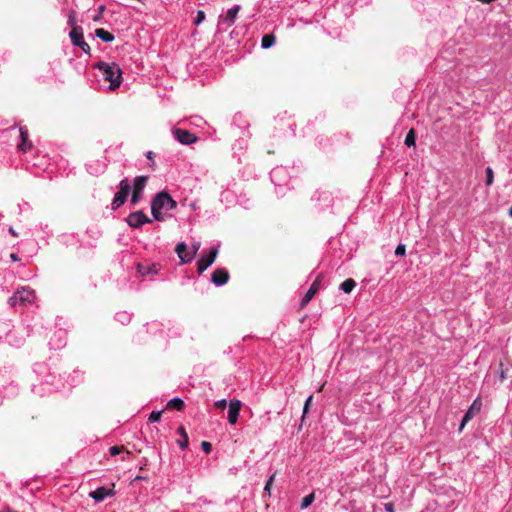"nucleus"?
Wrapping results in <instances>:
<instances>
[{
	"mask_svg": "<svg viewBox=\"0 0 512 512\" xmlns=\"http://www.w3.org/2000/svg\"><path fill=\"white\" fill-rule=\"evenodd\" d=\"M177 207V202L166 191H161L155 195L151 201V212L155 220H164L162 209L173 210Z\"/></svg>",
	"mask_w": 512,
	"mask_h": 512,
	"instance_id": "f257e3e1",
	"label": "nucleus"
},
{
	"mask_svg": "<svg viewBox=\"0 0 512 512\" xmlns=\"http://www.w3.org/2000/svg\"><path fill=\"white\" fill-rule=\"evenodd\" d=\"M95 68L103 72L104 79L110 82L109 89L115 91L122 82V71L116 63L99 62Z\"/></svg>",
	"mask_w": 512,
	"mask_h": 512,
	"instance_id": "f03ea898",
	"label": "nucleus"
},
{
	"mask_svg": "<svg viewBox=\"0 0 512 512\" xmlns=\"http://www.w3.org/2000/svg\"><path fill=\"white\" fill-rule=\"evenodd\" d=\"M36 299V293L30 287H22L17 289V291L13 294V296L9 299V304L12 307H16L18 305H26L28 303L34 302Z\"/></svg>",
	"mask_w": 512,
	"mask_h": 512,
	"instance_id": "7ed1b4c3",
	"label": "nucleus"
},
{
	"mask_svg": "<svg viewBox=\"0 0 512 512\" xmlns=\"http://www.w3.org/2000/svg\"><path fill=\"white\" fill-rule=\"evenodd\" d=\"M131 186L127 178L123 179L119 183V191L115 194L113 201L111 203L112 210L118 209L122 206L130 193Z\"/></svg>",
	"mask_w": 512,
	"mask_h": 512,
	"instance_id": "20e7f679",
	"label": "nucleus"
},
{
	"mask_svg": "<svg viewBox=\"0 0 512 512\" xmlns=\"http://www.w3.org/2000/svg\"><path fill=\"white\" fill-rule=\"evenodd\" d=\"M69 35L73 45L81 48L84 53L90 54V46L84 41L83 30L81 27H74Z\"/></svg>",
	"mask_w": 512,
	"mask_h": 512,
	"instance_id": "39448f33",
	"label": "nucleus"
},
{
	"mask_svg": "<svg viewBox=\"0 0 512 512\" xmlns=\"http://www.w3.org/2000/svg\"><path fill=\"white\" fill-rule=\"evenodd\" d=\"M218 255L216 247L211 248L207 255H202L197 261V271L202 274L210 265H212Z\"/></svg>",
	"mask_w": 512,
	"mask_h": 512,
	"instance_id": "423d86ee",
	"label": "nucleus"
},
{
	"mask_svg": "<svg viewBox=\"0 0 512 512\" xmlns=\"http://www.w3.org/2000/svg\"><path fill=\"white\" fill-rule=\"evenodd\" d=\"M148 181V176H137L134 179L131 203L136 204L141 199V194Z\"/></svg>",
	"mask_w": 512,
	"mask_h": 512,
	"instance_id": "0eeeda50",
	"label": "nucleus"
},
{
	"mask_svg": "<svg viewBox=\"0 0 512 512\" xmlns=\"http://www.w3.org/2000/svg\"><path fill=\"white\" fill-rule=\"evenodd\" d=\"M152 220L141 210L128 215L127 223L130 227L139 228L143 224L151 223Z\"/></svg>",
	"mask_w": 512,
	"mask_h": 512,
	"instance_id": "6e6552de",
	"label": "nucleus"
},
{
	"mask_svg": "<svg viewBox=\"0 0 512 512\" xmlns=\"http://www.w3.org/2000/svg\"><path fill=\"white\" fill-rule=\"evenodd\" d=\"M482 403L479 398L475 399L474 402L471 404L465 415L463 416V419L460 423L459 430L462 431L465 427L466 423H468L477 413L481 410Z\"/></svg>",
	"mask_w": 512,
	"mask_h": 512,
	"instance_id": "1a4fd4ad",
	"label": "nucleus"
},
{
	"mask_svg": "<svg viewBox=\"0 0 512 512\" xmlns=\"http://www.w3.org/2000/svg\"><path fill=\"white\" fill-rule=\"evenodd\" d=\"M242 403L240 400L233 399L229 403L228 421L230 424H236L241 410Z\"/></svg>",
	"mask_w": 512,
	"mask_h": 512,
	"instance_id": "9d476101",
	"label": "nucleus"
},
{
	"mask_svg": "<svg viewBox=\"0 0 512 512\" xmlns=\"http://www.w3.org/2000/svg\"><path fill=\"white\" fill-rule=\"evenodd\" d=\"M174 133L176 139L182 144L188 145L197 141V137L188 130L176 129Z\"/></svg>",
	"mask_w": 512,
	"mask_h": 512,
	"instance_id": "9b49d317",
	"label": "nucleus"
},
{
	"mask_svg": "<svg viewBox=\"0 0 512 512\" xmlns=\"http://www.w3.org/2000/svg\"><path fill=\"white\" fill-rule=\"evenodd\" d=\"M228 280L229 272L225 268H218L212 273L211 281L217 286L226 284Z\"/></svg>",
	"mask_w": 512,
	"mask_h": 512,
	"instance_id": "f8f14e48",
	"label": "nucleus"
},
{
	"mask_svg": "<svg viewBox=\"0 0 512 512\" xmlns=\"http://www.w3.org/2000/svg\"><path fill=\"white\" fill-rule=\"evenodd\" d=\"M186 250L187 245L184 242L178 243L175 249L176 253L178 254V257L181 260V263L183 264L191 262L195 256V252L187 253Z\"/></svg>",
	"mask_w": 512,
	"mask_h": 512,
	"instance_id": "ddd939ff",
	"label": "nucleus"
},
{
	"mask_svg": "<svg viewBox=\"0 0 512 512\" xmlns=\"http://www.w3.org/2000/svg\"><path fill=\"white\" fill-rule=\"evenodd\" d=\"M319 288H320V281L317 278L316 280L313 281L310 288L308 289V291L304 295L303 299L301 300V303H300L301 308H304L312 300V298L317 293Z\"/></svg>",
	"mask_w": 512,
	"mask_h": 512,
	"instance_id": "4468645a",
	"label": "nucleus"
},
{
	"mask_svg": "<svg viewBox=\"0 0 512 512\" xmlns=\"http://www.w3.org/2000/svg\"><path fill=\"white\" fill-rule=\"evenodd\" d=\"M114 494H115L114 489L99 487L96 490L90 492V497H92L96 502H101L106 497L113 496Z\"/></svg>",
	"mask_w": 512,
	"mask_h": 512,
	"instance_id": "2eb2a0df",
	"label": "nucleus"
},
{
	"mask_svg": "<svg viewBox=\"0 0 512 512\" xmlns=\"http://www.w3.org/2000/svg\"><path fill=\"white\" fill-rule=\"evenodd\" d=\"M21 143L18 145V149L23 152H27L31 149L32 143L28 141V131L25 127H20Z\"/></svg>",
	"mask_w": 512,
	"mask_h": 512,
	"instance_id": "dca6fc26",
	"label": "nucleus"
},
{
	"mask_svg": "<svg viewBox=\"0 0 512 512\" xmlns=\"http://www.w3.org/2000/svg\"><path fill=\"white\" fill-rule=\"evenodd\" d=\"M177 433L180 435V439L178 440V445L181 449H185L188 447L189 439L186 433V430L183 426H180L177 430Z\"/></svg>",
	"mask_w": 512,
	"mask_h": 512,
	"instance_id": "f3484780",
	"label": "nucleus"
},
{
	"mask_svg": "<svg viewBox=\"0 0 512 512\" xmlns=\"http://www.w3.org/2000/svg\"><path fill=\"white\" fill-rule=\"evenodd\" d=\"M185 407V403L180 398H173L168 401L166 405V409H175L177 411H182Z\"/></svg>",
	"mask_w": 512,
	"mask_h": 512,
	"instance_id": "a211bd4d",
	"label": "nucleus"
},
{
	"mask_svg": "<svg viewBox=\"0 0 512 512\" xmlns=\"http://www.w3.org/2000/svg\"><path fill=\"white\" fill-rule=\"evenodd\" d=\"M95 35L104 42H112L114 40V35L103 28L96 29Z\"/></svg>",
	"mask_w": 512,
	"mask_h": 512,
	"instance_id": "6ab92c4d",
	"label": "nucleus"
},
{
	"mask_svg": "<svg viewBox=\"0 0 512 512\" xmlns=\"http://www.w3.org/2000/svg\"><path fill=\"white\" fill-rule=\"evenodd\" d=\"M240 11V6L236 5L233 8H230L227 13L225 20L228 21L230 24H233L236 20L237 14Z\"/></svg>",
	"mask_w": 512,
	"mask_h": 512,
	"instance_id": "aec40b11",
	"label": "nucleus"
},
{
	"mask_svg": "<svg viewBox=\"0 0 512 512\" xmlns=\"http://www.w3.org/2000/svg\"><path fill=\"white\" fill-rule=\"evenodd\" d=\"M276 37L273 34H265L262 37L261 45L264 49H268L275 44Z\"/></svg>",
	"mask_w": 512,
	"mask_h": 512,
	"instance_id": "412c9836",
	"label": "nucleus"
},
{
	"mask_svg": "<svg viewBox=\"0 0 512 512\" xmlns=\"http://www.w3.org/2000/svg\"><path fill=\"white\" fill-rule=\"evenodd\" d=\"M356 286V282L349 278V279H346L340 286V288L345 292V293H350Z\"/></svg>",
	"mask_w": 512,
	"mask_h": 512,
	"instance_id": "4be33fe9",
	"label": "nucleus"
},
{
	"mask_svg": "<svg viewBox=\"0 0 512 512\" xmlns=\"http://www.w3.org/2000/svg\"><path fill=\"white\" fill-rule=\"evenodd\" d=\"M315 499V493L312 492L308 495H306L303 499H302V502H301V509H305L307 508L308 506H310L313 501Z\"/></svg>",
	"mask_w": 512,
	"mask_h": 512,
	"instance_id": "5701e85b",
	"label": "nucleus"
},
{
	"mask_svg": "<svg viewBox=\"0 0 512 512\" xmlns=\"http://www.w3.org/2000/svg\"><path fill=\"white\" fill-rule=\"evenodd\" d=\"M415 139H416L415 131H414V129H410L405 137V144L409 147L414 146Z\"/></svg>",
	"mask_w": 512,
	"mask_h": 512,
	"instance_id": "b1692460",
	"label": "nucleus"
},
{
	"mask_svg": "<svg viewBox=\"0 0 512 512\" xmlns=\"http://www.w3.org/2000/svg\"><path fill=\"white\" fill-rule=\"evenodd\" d=\"M494 180V173L492 168L487 167L486 168V185L490 186L493 183Z\"/></svg>",
	"mask_w": 512,
	"mask_h": 512,
	"instance_id": "393cba45",
	"label": "nucleus"
},
{
	"mask_svg": "<svg viewBox=\"0 0 512 512\" xmlns=\"http://www.w3.org/2000/svg\"><path fill=\"white\" fill-rule=\"evenodd\" d=\"M163 411H153L149 416V422L159 421L162 416Z\"/></svg>",
	"mask_w": 512,
	"mask_h": 512,
	"instance_id": "a878e982",
	"label": "nucleus"
},
{
	"mask_svg": "<svg viewBox=\"0 0 512 512\" xmlns=\"http://www.w3.org/2000/svg\"><path fill=\"white\" fill-rule=\"evenodd\" d=\"M76 22H77V20H76V13H75V11H71V12H70V14H69V16H68V24H69V25L72 27V29H73L74 27H78V26L76 25Z\"/></svg>",
	"mask_w": 512,
	"mask_h": 512,
	"instance_id": "bb28decb",
	"label": "nucleus"
},
{
	"mask_svg": "<svg viewBox=\"0 0 512 512\" xmlns=\"http://www.w3.org/2000/svg\"><path fill=\"white\" fill-rule=\"evenodd\" d=\"M123 450H124V446L115 445V446L110 447L109 452H110L111 456H116V455L120 454Z\"/></svg>",
	"mask_w": 512,
	"mask_h": 512,
	"instance_id": "cd10ccee",
	"label": "nucleus"
},
{
	"mask_svg": "<svg viewBox=\"0 0 512 512\" xmlns=\"http://www.w3.org/2000/svg\"><path fill=\"white\" fill-rule=\"evenodd\" d=\"M205 20V13L202 10L197 11L196 19L194 20L195 25L201 24Z\"/></svg>",
	"mask_w": 512,
	"mask_h": 512,
	"instance_id": "c85d7f7f",
	"label": "nucleus"
},
{
	"mask_svg": "<svg viewBox=\"0 0 512 512\" xmlns=\"http://www.w3.org/2000/svg\"><path fill=\"white\" fill-rule=\"evenodd\" d=\"M275 473L273 475L270 476V478L268 479V481L266 482L265 484V487H264V491L267 492L269 495H270V491H271V487H272V484H273V481L275 479Z\"/></svg>",
	"mask_w": 512,
	"mask_h": 512,
	"instance_id": "c756f323",
	"label": "nucleus"
},
{
	"mask_svg": "<svg viewBox=\"0 0 512 512\" xmlns=\"http://www.w3.org/2000/svg\"><path fill=\"white\" fill-rule=\"evenodd\" d=\"M201 448L203 449V451L207 454H209L212 450V445L210 442H207V441H202L201 442Z\"/></svg>",
	"mask_w": 512,
	"mask_h": 512,
	"instance_id": "7c9ffc66",
	"label": "nucleus"
},
{
	"mask_svg": "<svg viewBox=\"0 0 512 512\" xmlns=\"http://www.w3.org/2000/svg\"><path fill=\"white\" fill-rule=\"evenodd\" d=\"M406 252V247L403 244H399L395 250V254L397 256H404Z\"/></svg>",
	"mask_w": 512,
	"mask_h": 512,
	"instance_id": "2f4dec72",
	"label": "nucleus"
},
{
	"mask_svg": "<svg viewBox=\"0 0 512 512\" xmlns=\"http://www.w3.org/2000/svg\"><path fill=\"white\" fill-rule=\"evenodd\" d=\"M499 380L504 381L506 379V371L503 368V363H499Z\"/></svg>",
	"mask_w": 512,
	"mask_h": 512,
	"instance_id": "473e14b6",
	"label": "nucleus"
},
{
	"mask_svg": "<svg viewBox=\"0 0 512 512\" xmlns=\"http://www.w3.org/2000/svg\"><path fill=\"white\" fill-rule=\"evenodd\" d=\"M104 11H105V7L103 5L99 6L97 15L94 16L93 20L95 22H98L102 18Z\"/></svg>",
	"mask_w": 512,
	"mask_h": 512,
	"instance_id": "72a5a7b5",
	"label": "nucleus"
},
{
	"mask_svg": "<svg viewBox=\"0 0 512 512\" xmlns=\"http://www.w3.org/2000/svg\"><path fill=\"white\" fill-rule=\"evenodd\" d=\"M312 399H313V396L310 395L307 400L305 401V404H304V408H303V415H305L308 410H309V407L311 405V402H312Z\"/></svg>",
	"mask_w": 512,
	"mask_h": 512,
	"instance_id": "f704fd0d",
	"label": "nucleus"
},
{
	"mask_svg": "<svg viewBox=\"0 0 512 512\" xmlns=\"http://www.w3.org/2000/svg\"><path fill=\"white\" fill-rule=\"evenodd\" d=\"M214 406L218 409H225L226 406H227V401L225 399H222V400H219V401H216L214 403Z\"/></svg>",
	"mask_w": 512,
	"mask_h": 512,
	"instance_id": "c9c22d12",
	"label": "nucleus"
},
{
	"mask_svg": "<svg viewBox=\"0 0 512 512\" xmlns=\"http://www.w3.org/2000/svg\"><path fill=\"white\" fill-rule=\"evenodd\" d=\"M146 273L147 274L157 273V266L155 264H153L151 267H148Z\"/></svg>",
	"mask_w": 512,
	"mask_h": 512,
	"instance_id": "e433bc0d",
	"label": "nucleus"
},
{
	"mask_svg": "<svg viewBox=\"0 0 512 512\" xmlns=\"http://www.w3.org/2000/svg\"><path fill=\"white\" fill-rule=\"evenodd\" d=\"M147 268H148V267H144V266H142V265H140V264H139V265H138V272H139L140 274H142V275H146V274H147V273H146Z\"/></svg>",
	"mask_w": 512,
	"mask_h": 512,
	"instance_id": "4c0bfd02",
	"label": "nucleus"
},
{
	"mask_svg": "<svg viewBox=\"0 0 512 512\" xmlns=\"http://www.w3.org/2000/svg\"><path fill=\"white\" fill-rule=\"evenodd\" d=\"M385 510L387 512H394V509H393V503L389 502V503H386L385 504Z\"/></svg>",
	"mask_w": 512,
	"mask_h": 512,
	"instance_id": "58836bf2",
	"label": "nucleus"
},
{
	"mask_svg": "<svg viewBox=\"0 0 512 512\" xmlns=\"http://www.w3.org/2000/svg\"><path fill=\"white\" fill-rule=\"evenodd\" d=\"M154 156H155V153H154V152H152V151H149V152H147V154H146V157H147L149 160H153Z\"/></svg>",
	"mask_w": 512,
	"mask_h": 512,
	"instance_id": "ea45409f",
	"label": "nucleus"
},
{
	"mask_svg": "<svg viewBox=\"0 0 512 512\" xmlns=\"http://www.w3.org/2000/svg\"><path fill=\"white\" fill-rule=\"evenodd\" d=\"M10 257H11V259H12L13 261H18V260H19V258L17 257V255H16V254H14V253H12Z\"/></svg>",
	"mask_w": 512,
	"mask_h": 512,
	"instance_id": "a19ab883",
	"label": "nucleus"
},
{
	"mask_svg": "<svg viewBox=\"0 0 512 512\" xmlns=\"http://www.w3.org/2000/svg\"><path fill=\"white\" fill-rule=\"evenodd\" d=\"M9 232H10L13 236H17L16 231H15L12 227H10V228H9Z\"/></svg>",
	"mask_w": 512,
	"mask_h": 512,
	"instance_id": "79ce46f5",
	"label": "nucleus"
},
{
	"mask_svg": "<svg viewBox=\"0 0 512 512\" xmlns=\"http://www.w3.org/2000/svg\"><path fill=\"white\" fill-rule=\"evenodd\" d=\"M130 454H131V453H130L129 451H127V452H126V456H124V457L122 458V460H126V459H127V457H128Z\"/></svg>",
	"mask_w": 512,
	"mask_h": 512,
	"instance_id": "37998d69",
	"label": "nucleus"
},
{
	"mask_svg": "<svg viewBox=\"0 0 512 512\" xmlns=\"http://www.w3.org/2000/svg\"><path fill=\"white\" fill-rule=\"evenodd\" d=\"M198 248H199L198 246H193V249H194V250H193V252H195V253H196V252H197V250H198Z\"/></svg>",
	"mask_w": 512,
	"mask_h": 512,
	"instance_id": "c03bdc74",
	"label": "nucleus"
},
{
	"mask_svg": "<svg viewBox=\"0 0 512 512\" xmlns=\"http://www.w3.org/2000/svg\"><path fill=\"white\" fill-rule=\"evenodd\" d=\"M509 214L512 217V205H511V208L509 209Z\"/></svg>",
	"mask_w": 512,
	"mask_h": 512,
	"instance_id": "a18cd8bd",
	"label": "nucleus"
},
{
	"mask_svg": "<svg viewBox=\"0 0 512 512\" xmlns=\"http://www.w3.org/2000/svg\"><path fill=\"white\" fill-rule=\"evenodd\" d=\"M138 479H143V477L142 476H137L136 480H138Z\"/></svg>",
	"mask_w": 512,
	"mask_h": 512,
	"instance_id": "49530a36",
	"label": "nucleus"
}]
</instances>
